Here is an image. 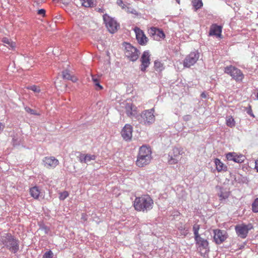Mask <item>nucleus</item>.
Segmentation results:
<instances>
[{
	"label": "nucleus",
	"instance_id": "nucleus-1",
	"mask_svg": "<svg viewBox=\"0 0 258 258\" xmlns=\"http://www.w3.org/2000/svg\"><path fill=\"white\" fill-rule=\"evenodd\" d=\"M0 244L14 254L19 249V241L11 233H5L0 237Z\"/></svg>",
	"mask_w": 258,
	"mask_h": 258
},
{
	"label": "nucleus",
	"instance_id": "nucleus-2",
	"mask_svg": "<svg viewBox=\"0 0 258 258\" xmlns=\"http://www.w3.org/2000/svg\"><path fill=\"white\" fill-rule=\"evenodd\" d=\"M153 200L149 195L137 197L134 202L135 210L143 212H147L151 210L153 208Z\"/></svg>",
	"mask_w": 258,
	"mask_h": 258
},
{
	"label": "nucleus",
	"instance_id": "nucleus-3",
	"mask_svg": "<svg viewBox=\"0 0 258 258\" xmlns=\"http://www.w3.org/2000/svg\"><path fill=\"white\" fill-rule=\"evenodd\" d=\"M152 151L149 147L146 146H142L140 148L136 165L139 167H143L148 165L152 159Z\"/></svg>",
	"mask_w": 258,
	"mask_h": 258
},
{
	"label": "nucleus",
	"instance_id": "nucleus-4",
	"mask_svg": "<svg viewBox=\"0 0 258 258\" xmlns=\"http://www.w3.org/2000/svg\"><path fill=\"white\" fill-rule=\"evenodd\" d=\"M154 108L150 110H146L142 112V113L137 115L136 119L138 121L144 124H150L155 121V116L154 115Z\"/></svg>",
	"mask_w": 258,
	"mask_h": 258
},
{
	"label": "nucleus",
	"instance_id": "nucleus-5",
	"mask_svg": "<svg viewBox=\"0 0 258 258\" xmlns=\"http://www.w3.org/2000/svg\"><path fill=\"white\" fill-rule=\"evenodd\" d=\"M224 72L230 75L237 82H241L244 78V75L242 71L232 65L225 67Z\"/></svg>",
	"mask_w": 258,
	"mask_h": 258
},
{
	"label": "nucleus",
	"instance_id": "nucleus-6",
	"mask_svg": "<svg viewBox=\"0 0 258 258\" xmlns=\"http://www.w3.org/2000/svg\"><path fill=\"white\" fill-rule=\"evenodd\" d=\"M183 153L184 152L181 148H173L168 153V163L171 165L177 164L181 160Z\"/></svg>",
	"mask_w": 258,
	"mask_h": 258
},
{
	"label": "nucleus",
	"instance_id": "nucleus-7",
	"mask_svg": "<svg viewBox=\"0 0 258 258\" xmlns=\"http://www.w3.org/2000/svg\"><path fill=\"white\" fill-rule=\"evenodd\" d=\"M103 20L108 31L111 33H115L119 28V24L116 21L107 14L103 15Z\"/></svg>",
	"mask_w": 258,
	"mask_h": 258
},
{
	"label": "nucleus",
	"instance_id": "nucleus-8",
	"mask_svg": "<svg viewBox=\"0 0 258 258\" xmlns=\"http://www.w3.org/2000/svg\"><path fill=\"white\" fill-rule=\"evenodd\" d=\"M125 55L131 61H135L139 58V51L130 43H125Z\"/></svg>",
	"mask_w": 258,
	"mask_h": 258
},
{
	"label": "nucleus",
	"instance_id": "nucleus-9",
	"mask_svg": "<svg viewBox=\"0 0 258 258\" xmlns=\"http://www.w3.org/2000/svg\"><path fill=\"white\" fill-rule=\"evenodd\" d=\"M253 228V225L251 223L247 225L242 224L241 225H236L235 230L238 236L242 238H245L248 233V231Z\"/></svg>",
	"mask_w": 258,
	"mask_h": 258
},
{
	"label": "nucleus",
	"instance_id": "nucleus-10",
	"mask_svg": "<svg viewBox=\"0 0 258 258\" xmlns=\"http://www.w3.org/2000/svg\"><path fill=\"white\" fill-rule=\"evenodd\" d=\"M196 243L198 245V248L199 249L202 255L208 253L209 250V242L206 240L201 236L195 238Z\"/></svg>",
	"mask_w": 258,
	"mask_h": 258
},
{
	"label": "nucleus",
	"instance_id": "nucleus-11",
	"mask_svg": "<svg viewBox=\"0 0 258 258\" xmlns=\"http://www.w3.org/2000/svg\"><path fill=\"white\" fill-rule=\"evenodd\" d=\"M200 53L198 51L191 52L185 58L183 61V66L185 68H189L193 66L199 59Z\"/></svg>",
	"mask_w": 258,
	"mask_h": 258
},
{
	"label": "nucleus",
	"instance_id": "nucleus-12",
	"mask_svg": "<svg viewBox=\"0 0 258 258\" xmlns=\"http://www.w3.org/2000/svg\"><path fill=\"white\" fill-rule=\"evenodd\" d=\"M148 33L150 37L157 41H160L165 37L164 33L161 29L154 27L148 30Z\"/></svg>",
	"mask_w": 258,
	"mask_h": 258
},
{
	"label": "nucleus",
	"instance_id": "nucleus-13",
	"mask_svg": "<svg viewBox=\"0 0 258 258\" xmlns=\"http://www.w3.org/2000/svg\"><path fill=\"white\" fill-rule=\"evenodd\" d=\"M134 30L138 43L143 46L146 45L148 43V38L146 37L143 31L138 27H136Z\"/></svg>",
	"mask_w": 258,
	"mask_h": 258
},
{
	"label": "nucleus",
	"instance_id": "nucleus-14",
	"mask_svg": "<svg viewBox=\"0 0 258 258\" xmlns=\"http://www.w3.org/2000/svg\"><path fill=\"white\" fill-rule=\"evenodd\" d=\"M140 61L141 62L140 70L144 72L150 64V54L149 50L145 51L143 52L140 58Z\"/></svg>",
	"mask_w": 258,
	"mask_h": 258
},
{
	"label": "nucleus",
	"instance_id": "nucleus-15",
	"mask_svg": "<svg viewBox=\"0 0 258 258\" xmlns=\"http://www.w3.org/2000/svg\"><path fill=\"white\" fill-rule=\"evenodd\" d=\"M127 116L136 118L138 115L137 107L132 103H126L124 106Z\"/></svg>",
	"mask_w": 258,
	"mask_h": 258
},
{
	"label": "nucleus",
	"instance_id": "nucleus-16",
	"mask_svg": "<svg viewBox=\"0 0 258 258\" xmlns=\"http://www.w3.org/2000/svg\"><path fill=\"white\" fill-rule=\"evenodd\" d=\"M133 128L129 124H126L121 130V134L123 139L126 141H130L132 138Z\"/></svg>",
	"mask_w": 258,
	"mask_h": 258
},
{
	"label": "nucleus",
	"instance_id": "nucleus-17",
	"mask_svg": "<svg viewBox=\"0 0 258 258\" xmlns=\"http://www.w3.org/2000/svg\"><path fill=\"white\" fill-rule=\"evenodd\" d=\"M213 232L214 234V239L217 244L222 243L227 238V236L225 234L226 232L224 231L219 229H215L213 230Z\"/></svg>",
	"mask_w": 258,
	"mask_h": 258
},
{
	"label": "nucleus",
	"instance_id": "nucleus-18",
	"mask_svg": "<svg viewBox=\"0 0 258 258\" xmlns=\"http://www.w3.org/2000/svg\"><path fill=\"white\" fill-rule=\"evenodd\" d=\"M43 162L44 166L47 168H54L59 164L58 160L54 157H46Z\"/></svg>",
	"mask_w": 258,
	"mask_h": 258
},
{
	"label": "nucleus",
	"instance_id": "nucleus-19",
	"mask_svg": "<svg viewBox=\"0 0 258 258\" xmlns=\"http://www.w3.org/2000/svg\"><path fill=\"white\" fill-rule=\"evenodd\" d=\"M79 161L81 163H88L91 160H95L96 158V156L91 154H84L81 153H79V155L77 156Z\"/></svg>",
	"mask_w": 258,
	"mask_h": 258
},
{
	"label": "nucleus",
	"instance_id": "nucleus-20",
	"mask_svg": "<svg viewBox=\"0 0 258 258\" xmlns=\"http://www.w3.org/2000/svg\"><path fill=\"white\" fill-rule=\"evenodd\" d=\"M226 158L229 161H233L236 163H242L244 161V156L242 155H238L236 153H228L226 154Z\"/></svg>",
	"mask_w": 258,
	"mask_h": 258
},
{
	"label": "nucleus",
	"instance_id": "nucleus-21",
	"mask_svg": "<svg viewBox=\"0 0 258 258\" xmlns=\"http://www.w3.org/2000/svg\"><path fill=\"white\" fill-rule=\"evenodd\" d=\"M222 30V26H219L216 24H213L210 27L209 35L216 36L217 37H220L221 36Z\"/></svg>",
	"mask_w": 258,
	"mask_h": 258
},
{
	"label": "nucleus",
	"instance_id": "nucleus-22",
	"mask_svg": "<svg viewBox=\"0 0 258 258\" xmlns=\"http://www.w3.org/2000/svg\"><path fill=\"white\" fill-rule=\"evenodd\" d=\"M214 163L218 172L226 171L227 170V167L224 164L220 159L216 158L214 160Z\"/></svg>",
	"mask_w": 258,
	"mask_h": 258
},
{
	"label": "nucleus",
	"instance_id": "nucleus-23",
	"mask_svg": "<svg viewBox=\"0 0 258 258\" xmlns=\"http://www.w3.org/2000/svg\"><path fill=\"white\" fill-rule=\"evenodd\" d=\"M176 227L180 232L181 235L185 236L188 234V229L183 223L179 222L176 224Z\"/></svg>",
	"mask_w": 258,
	"mask_h": 258
},
{
	"label": "nucleus",
	"instance_id": "nucleus-24",
	"mask_svg": "<svg viewBox=\"0 0 258 258\" xmlns=\"http://www.w3.org/2000/svg\"><path fill=\"white\" fill-rule=\"evenodd\" d=\"M2 42L5 44V45L10 49H14L16 47V43L12 41L11 39L5 37L3 38Z\"/></svg>",
	"mask_w": 258,
	"mask_h": 258
},
{
	"label": "nucleus",
	"instance_id": "nucleus-25",
	"mask_svg": "<svg viewBox=\"0 0 258 258\" xmlns=\"http://www.w3.org/2000/svg\"><path fill=\"white\" fill-rule=\"evenodd\" d=\"M30 194L32 197H33L35 199H38L40 191L37 186H34L30 189Z\"/></svg>",
	"mask_w": 258,
	"mask_h": 258
},
{
	"label": "nucleus",
	"instance_id": "nucleus-26",
	"mask_svg": "<svg viewBox=\"0 0 258 258\" xmlns=\"http://www.w3.org/2000/svg\"><path fill=\"white\" fill-rule=\"evenodd\" d=\"M94 0H82V6L86 8L93 7L94 6Z\"/></svg>",
	"mask_w": 258,
	"mask_h": 258
},
{
	"label": "nucleus",
	"instance_id": "nucleus-27",
	"mask_svg": "<svg viewBox=\"0 0 258 258\" xmlns=\"http://www.w3.org/2000/svg\"><path fill=\"white\" fill-rule=\"evenodd\" d=\"M226 125L230 127H233L235 125V122L232 116H228L226 118Z\"/></svg>",
	"mask_w": 258,
	"mask_h": 258
},
{
	"label": "nucleus",
	"instance_id": "nucleus-28",
	"mask_svg": "<svg viewBox=\"0 0 258 258\" xmlns=\"http://www.w3.org/2000/svg\"><path fill=\"white\" fill-rule=\"evenodd\" d=\"M200 228V226L198 224H195L193 226V232L195 236V238H198L200 236L199 233V230Z\"/></svg>",
	"mask_w": 258,
	"mask_h": 258
},
{
	"label": "nucleus",
	"instance_id": "nucleus-29",
	"mask_svg": "<svg viewBox=\"0 0 258 258\" xmlns=\"http://www.w3.org/2000/svg\"><path fill=\"white\" fill-rule=\"evenodd\" d=\"M154 68L157 71H162L163 69V64L158 60L154 61Z\"/></svg>",
	"mask_w": 258,
	"mask_h": 258
},
{
	"label": "nucleus",
	"instance_id": "nucleus-30",
	"mask_svg": "<svg viewBox=\"0 0 258 258\" xmlns=\"http://www.w3.org/2000/svg\"><path fill=\"white\" fill-rule=\"evenodd\" d=\"M251 209L253 212L258 213V198H256L252 204Z\"/></svg>",
	"mask_w": 258,
	"mask_h": 258
},
{
	"label": "nucleus",
	"instance_id": "nucleus-31",
	"mask_svg": "<svg viewBox=\"0 0 258 258\" xmlns=\"http://www.w3.org/2000/svg\"><path fill=\"white\" fill-rule=\"evenodd\" d=\"M220 201L225 200L229 197V193L226 191H221L220 193L218 194Z\"/></svg>",
	"mask_w": 258,
	"mask_h": 258
},
{
	"label": "nucleus",
	"instance_id": "nucleus-32",
	"mask_svg": "<svg viewBox=\"0 0 258 258\" xmlns=\"http://www.w3.org/2000/svg\"><path fill=\"white\" fill-rule=\"evenodd\" d=\"M193 5L197 10L201 8L203 6V3L202 0H193Z\"/></svg>",
	"mask_w": 258,
	"mask_h": 258
},
{
	"label": "nucleus",
	"instance_id": "nucleus-33",
	"mask_svg": "<svg viewBox=\"0 0 258 258\" xmlns=\"http://www.w3.org/2000/svg\"><path fill=\"white\" fill-rule=\"evenodd\" d=\"M24 108H25V111L27 113H29L30 114H33V115H39V113H37L36 110L31 109V108H30V107H29L28 106L25 107Z\"/></svg>",
	"mask_w": 258,
	"mask_h": 258
},
{
	"label": "nucleus",
	"instance_id": "nucleus-34",
	"mask_svg": "<svg viewBox=\"0 0 258 258\" xmlns=\"http://www.w3.org/2000/svg\"><path fill=\"white\" fill-rule=\"evenodd\" d=\"M27 88L29 90L33 91L35 93H39L40 92V88L36 85L28 86L27 87Z\"/></svg>",
	"mask_w": 258,
	"mask_h": 258
},
{
	"label": "nucleus",
	"instance_id": "nucleus-35",
	"mask_svg": "<svg viewBox=\"0 0 258 258\" xmlns=\"http://www.w3.org/2000/svg\"><path fill=\"white\" fill-rule=\"evenodd\" d=\"M69 194L68 191H64L59 193V199L60 201H63L69 196Z\"/></svg>",
	"mask_w": 258,
	"mask_h": 258
},
{
	"label": "nucleus",
	"instance_id": "nucleus-36",
	"mask_svg": "<svg viewBox=\"0 0 258 258\" xmlns=\"http://www.w3.org/2000/svg\"><path fill=\"white\" fill-rule=\"evenodd\" d=\"M53 256V253L51 250H49V251H46L44 253L43 255L42 258H52Z\"/></svg>",
	"mask_w": 258,
	"mask_h": 258
},
{
	"label": "nucleus",
	"instance_id": "nucleus-37",
	"mask_svg": "<svg viewBox=\"0 0 258 258\" xmlns=\"http://www.w3.org/2000/svg\"><path fill=\"white\" fill-rule=\"evenodd\" d=\"M62 76L64 79L67 80H70L72 77L68 70H65L62 72Z\"/></svg>",
	"mask_w": 258,
	"mask_h": 258
},
{
	"label": "nucleus",
	"instance_id": "nucleus-38",
	"mask_svg": "<svg viewBox=\"0 0 258 258\" xmlns=\"http://www.w3.org/2000/svg\"><path fill=\"white\" fill-rule=\"evenodd\" d=\"M116 4L117 5L121 7L122 9H124L125 8V5L123 4V2L122 0H117Z\"/></svg>",
	"mask_w": 258,
	"mask_h": 258
},
{
	"label": "nucleus",
	"instance_id": "nucleus-39",
	"mask_svg": "<svg viewBox=\"0 0 258 258\" xmlns=\"http://www.w3.org/2000/svg\"><path fill=\"white\" fill-rule=\"evenodd\" d=\"M94 84L96 87V90H102L103 89V87L100 84L99 81Z\"/></svg>",
	"mask_w": 258,
	"mask_h": 258
},
{
	"label": "nucleus",
	"instance_id": "nucleus-40",
	"mask_svg": "<svg viewBox=\"0 0 258 258\" xmlns=\"http://www.w3.org/2000/svg\"><path fill=\"white\" fill-rule=\"evenodd\" d=\"M92 81L93 82L94 84H95V83L99 81V80H98L97 77L94 76V75H92Z\"/></svg>",
	"mask_w": 258,
	"mask_h": 258
},
{
	"label": "nucleus",
	"instance_id": "nucleus-41",
	"mask_svg": "<svg viewBox=\"0 0 258 258\" xmlns=\"http://www.w3.org/2000/svg\"><path fill=\"white\" fill-rule=\"evenodd\" d=\"M45 13V10L44 9H40L38 11V14L39 15H42L43 16H44Z\"/></svg>",
	"mask_w": 258,
	"mask_h": 258
},
{
	"label": "nucleus",
	"instance_id": "nucleus-42",
	"mask_svg": "<svg viewBox=\"0 0 258 258\" xmlns=\"http://www.w3.org/2000/svg\"><path fill=\"white\" fill-rule=\"evenodd\" d=\"M191 118V116L190 115H186L183 116V119L185 121L189 120Z\"/></svg>",
	"mask_w": 258,
	"mask_h": 258
},
{
	"label": "nucleus",
	"instance_id": "nucleus-43",
	"mask_svg": "<svg viewBox=\"0 0 258 258\" xmlns=\"http://www.w3.org/2000/svg\"><path fill=\"white\" fill-rule=\"evenodd\" d=\"M5 128V125L0 122V133H1Z\"/></svg>",
	"mask_w": 258,
	"mask_h": 258
},
{
	"label": "nucleus",
	"instance_id": "nucleus-44",
	"mask_svg": "<svg viewBox=\"0 0 258 258\" xmlns=\"http://www.w3.org/2000/svg\"><path fill=\"white\" fill-rule=\"evenodd\" d=\"M255 169H256V171L258 172V160H256L255 161Z\"/></svg>",
	"mask_w": 258,
	"mask_h": 258
},
{
	"label": "nucleus",
	"instance_id": "nucleus-45",
	"mask_svg": "<svg viewBox=\"0 0 258 258\" xmlns=\"http://www.w3.org/2000/svg\"><path fill=\"white\" fill-rule=\"evenodd\" d=\"M247 113L248 114H249L250 115H251V116H253L254 117V115L252 113V110L251 109H250L249 110L247 111Z\"/></svg>",
	"mask_w": 258,
	"mask_h": 258
},
{
	"label": "nucleus",
	"instance_id": "nucleus-46",
	"mask_svg": "<svg viewBox=\"0 0 258 258\" xmlns=\"http://www.w3.org/2000/svg\"><path fill=\"white\" fill-rule=\"evenodd\" d=\"M70 80H71L72 81H73V82H76V81L77 80V79H76V78H75V77H73L72 76L71 77V79H70Z\"/></svg>",
	"mask_w": 258,
	"mask_h": 258
},
{
	"label": "nucleus",
	"instance_id": "nucleus-47",
	"mask_svg": "<svg viewBox=\"0 0 258 258\" xmlns=\"http://www.w3.org/2000/svg\"><path fill=\"white\" fill-rule=\"evenodd\" d=\"M131 13L134 14H137V12L135 10H133L131 11Z\"/></svg>",
	"mask_w": 258,
	"mask_h": 258
},
{
	"label": "nucleus",
	"instance_id": "nucleus-48",
	"mask_svg": "<svg viewBox=\"0 0 258 258\" xmlns=\"http://www.w3.org/2000/svg\"><path fill=\"white\" fill-rule=\"evenodd\" d=\"M201 97L202 98H206V94L204 93H203L201 94Z\"/></svg>",
	"mask_w": 258,
	"mask_h": 258
},
{
	"label": "nucleus",
	"instance_id": "nucleus-49",
	"mask_svg": "<svg viewBox=\"0 0 258 258\" xmlns=\"http://www.w3.org/2000/svg\"><path fill=\"white\" fill-rule=\"evenodd\" d=\"M98 12L102 13L103 12V10L102 9H99Z\"/></svg>",
	"mask_w": 258,
	"mask_h": 258
},
{
	"label": "nucleus",
	"instance_id": "nucleus-50",
	"mask_svg": "<svg viewBox=\"0 0 258 258\" xmlns=\"http://www.w3.org/2000/svg\"><path fill=\"white\" fill-rule=\"evenodd\" d=\"M178 4H179L180 0H175Z\"/></svg>",
	"mask_w": 258,
	"mask_h": 258
}]
</instances>
